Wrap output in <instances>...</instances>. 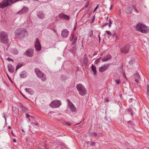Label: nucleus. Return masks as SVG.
Wrapping results in <instances>:
<instances>
[{
	"label": "nucleus",
	"mask_w": 149,
	"mask_h": 149,
	"mask_svg": "<svg viewBox=\"0 0 149 149\" xmlns=\"http://www.w3.org/2000/svg\"><path fill=\"white\" fill-rule=\"evenodd\" d=\"M27 32L25 29L19 28L15 30L14 35L16 38L22 39L25 36L27 35Z\"/></svg>",
	"instance_id": "nucleus-1"
},
{
	"label": "nucleus",
	"mask_w": 149,
	"mask_h": 149,
	"mask_svg": "<svg viewBox=\"0 0 149 149\" xmlns=\"http://www.w3.org/2000/svg\"><path fill=\"white\" fill-rule=\"evenodd\" d=\"M8 33L4 31L0 32V42L3 44L6 45L8 48L9 45L8 44L9 39Z\"/></svg>",
	"instance_id": "nucleus-2"
},
{
	"label": "nucleus",
	"mask_w": 149,
	"mask_h": 149,
	"mask_svg": "<svg viewBox=\"0 0 149 149\" xmlns=\"http://www.w3.org/2000/svg\"><path fill=\"white\" fill-rule=\"evenodd\" d=\"M136 29L138 31H140L142 33H146L149 31L148 26L140 23H138L136 26Z\"/></svg>",
	"instance_id": "nucleus-3"
},
{
	"label": "nucleus",
	"mask_w": 149,
	"mask_h": 149,
	"mask_svg": "<svg viewBox=\"0 0 149 149\" xmlns=\"http://www.w3.org/2000/svg\"><path fill=\"white\" fill-rule=\"evenodd\" d=\"M38 78L41 79L42 81H46L47 78L46 75L40 69L36 68L34 70Z\"/></svg>",
	"instance_id": "nucleus-4"
},
{
	"label": "nucleus",
	"mask_w": 149,
	"mask_h": 149,
	"mask_svg": "<svg viewBox=\"0 0 149 149\" xmlns=\"http://www.w3.org/2000/svg\"><path fill=\"white\" fill-rule=\"evenodd\" d=\"M76 87L80 95L84 96L85 95L86 90L84 86L79 83L77 84Z\"/></svg>",
	"instance_id": "nucleus-5"
},
{
	"label": "nucleus",
	"mask_w": 149,
	"mask_h": 149,
	"mask_svg": "<svg viewBox=\"0 0 149 149\" xmlns=\"http://www.w3.org/2000/svg\"><path fill=\"white\" fill-rule=\"evenodd\" d=\"M62 104L60 100H56L52 101L50 104L49 106L53 108H58Z\"/></svg>",
	"instance_id": "nucleus-6"
},
{
	"label": "nucleus",
	"mask_w": 149,
	"mask_h": 149,
	"mask_svg": "<svg viewBox=\"0 0 149 149\" xmlns=\"http://www.w3.org/2000/svg\"><path fill=\"white\" fill-rule=\"evenodd\" d=\"M35 47L36 50L37 51H40L41 50V47L38 39L36 38L35 41Z\"/></svg>",
	"instance_id": "nucleus-7"
},
{
	"label": "nucleus",
	"mask_w": 149,
	"mask_h": 149,
	"mask_svg": "<svg viewBox=\"0 0 149 149\" xmlns=\"http://www.w3.org/2000/svg\"><path fill=\"white\" fill-rule=\"evenodd\" d=\"M68 107L73 112H75L76 111V108L73 104L68 99H67Z\"/></svg>",
	"instance_id": "nucleus-8"
},
{
	"label": "nucleus",
	"mask_w": 149,
	"mask_h": 149,
	"mask_svg": "<svg viewBox=\"0 0 149 149\" xmlns=\"http://www.w3.org/2000/svg\"><path fill=\"white\" fill-rule=\"evenodd\" d=\"M33 51L34 50L32 48L28 49L25 52L24 54L29 57H31L33 54Z\"/></svg>",
	"instance_id": "nucleus-9"
},
{
	"label": "nucleus",
	"mask_w": 149,
	"mask_h": 149,
	"mask_svg": "<svg viewBox=\"0 0 149 149\" xmlns=\"http://www.w3.org/2000/svg\"><path fill=\"white\" fill-rule=\"evenodd\" d=\"M110 63H108L104 65L103 66H102L99 68V71L101 72H104L107 70L110 65Z\"/></svg>",
	"instance_id": "nucleus-10"
},
{
	"label": "nucleus",
	"mask_w": 149,
	"mask_h": 149,
	"mask_svg": "<svg viewBox=\"0 0 149 149\" xmlns=\"http://www.w3.org/2000/svg\"><path fill=\"white\" fill-rule=\"evenodd\" d=\"M88 61V58L86 54H85L83 60L80 61V63L84 66H86Z\"/></svg>",
	"instance_id": "nucleus-11"
},
{
	"label": "nucleus",
	"mask_w": 149,
	"mask_h": 149,
	"mask_svg": "<svg viewBox=\"0 0 149 149\" xmlns=\"http://www.w3.org/2000/svg\"><path fill=\"white\" fill-rule=\"evenodd\" d=\"M29 10V8L26 7H24L22 9L16 13L17 15H22L27 12Z\"/></svg>",
	"instance_id": "nucleus-12"
},
{
	"label": "nucleus",
	"mask_w": 149,
	"mask_h": 149,
	"mask_svg": "<svg viewBox=\"0 0 149 149\" xmlns=\"http://www.w3.org/2000/svg\"><path fill=\"white\" fill-rule=\"evenodd\" d=\"M69 33V31L66 29H64L61 31V36L64 38L67 37Z\"/></svg>",
	"instance_id": "nucleus-13"
},
{
	"label": "nucleus",
	"mask_w": 149,
	"mask_h": 149,
	"mask_svg": "<svg viewBox=\"0 0 149 149\" xmlns=\"http://www.w3.org/2000/svg\"><path fill=\"white\" fill-rule=\"evenodd\" d=\"M58 17L63 19L68 20L70 19V17L69 16L66 15L63 13H61L58 15Z\"/></svg>",
	"instance_id": "nucleus-14"
},
{
	"label": "nucleus",
	"mask_w": 149,
	"mask_h": 149,
	"mask_svg": "<svg viewBox=\"0 0 149 149\" xmlns=\"http://www.w3.org/2000/svg\"><path fill=\"white\" fill-rule=\"evenodd\" d=\"M134 77L135 79V81L137 83H139V80L141 79L139 74L137 72H136L134 75Z\"/></svg>",
	"instance_id": "nucleus-15"
},
{
	"label": "nucleus",
	"mask_w": 149,
	"mask_h": 149,
	"mask_svg": "<svg viewBox=\"0 0 149 149\" xmlns=\"http://www.w3.org/2000/svg\"><path fill=\"white\" fill-rule=\"evenodd\" d=\"M129 51V46L128 45H126L123 49H120V51L122 53H126Z\"/></svg>",
	"instance_id": "nucleus-16"
},
{
	"label": "nucleus",
	"mask_w": 149,
	"mask_h": 149,
	"mask_svg": "<svg viewBox=\"0 0 149 149\" xmlns=\"http://www.w3.org/2000/svg\"><path fill=\"white\" fill-rule=\"evenodd\" d=\"M8 68L9 72L10 73H13L14 72L15 70V68L11 64H10L8 65Z\"/></svg>",
	"instance_id": "nucleus-17"
},
{
	"label": "nucleus",
	"mask_w": 149,
	"mask_h": 149,
	"mask_svg": "<svg viewBox=\"0 0 149 149\" xmlns=\"http://www.w3.org/2000/svg\"><path fill=\"white\" fill-rule=\"evenodd\" d=\"M111 58V56L110 54L106 55L102 59V61L103 62H106L108 60L110 59Z\"/></svg>",
	"instance_id": "nucleus-18"
},
{
	"label": "nucleus",
	"mask_w": 149,
	"mask_h": 149,
	"mask_svg": "<svg viewBox=\"0 0 149 149\" xmlns=\"http://www.w3.org/2000/svg\"><path fill=\"white\" fill-rule=\"evenodd\" d=\"M27 75V72L25 71H23L20 74V77L22 78H25L26 77Z\"/></svg>",
	"instance_id": "nucleus-19"
},
{
	"label": "nucleus",
	"mask_w": 149,
	"mask_h": 149,
	"mask_svg": "<svg viewBox=\"0 0 149 149\" xmlns=\"http://www.w3.org/2000/svg\"><path fill=\"white\" fill-rule=\"evenodd\" d=\"M37 16L40 19H43L44 17V15L43 12H39L37 13Z\"/></svg>",
	"instance_id": "nucleus-20"
},
{
	"label": "nucleus",
	"mask_w": 149,
	"mask_h": 149,
	"mask_svg": "<svg viewBox=\"0 0 149 149\" xmlns=\"http://www.w3.org/2000/svg\"><path fill=\"white\" fill-rule=\"evenodd\" d=\"M91 70L93 72L94 74L95 75H96L97 74L96 68L95 67L93 64L91 66Z\"/></svg>",
	"instance_id": "nucleus-21"
},
{
	"label": "nucleus",
	"mask_w": 149,
	"mask_h": 149,
	"mask_svg": "<svg viewBox=\"0 0 149 149\" xmlns=\"http://www.w3.org/2000/svg\"><path fill=\"white\" fill-rule=\"evenodd\" d=\"M25 90L27 93L31 94L33 93V91L31 88H26L25 89Z\"/></svg>",
	"instance_id": "nucleus-22"
},
{
	"label": "nucleus",
	"mask_w": 149,
	"mask_h": 149,
	"mask_svg": "<svg viewBox=\"0 0 149 149\" xmlns=\"http://www.w3.org/2000/svg\"><path fill=\"white\" fill-rule=\"evenodd\" d=\"M76 51V47L75 46L72 47L70 50V52L73 54Z\"/></svg>",
	"instance_id": "nucleus-23"
},
{
	"label": "nucleus",
	"mask_w": 149,
	"mask_h": 149,
	"mask_svg": "<svg viewBox=\"0 0 149 149\" xmlns=\"http://www.w3.org/2000/svg\"><path fill=\"white\" fill-rule=\"evenodd\" d=\"M147 92L146 93V95L148 97V96H149V85L148 84H147Z\"/></svg>",
	"instance_id": "nucleus-24"
},
{
	"label": "nucleus",
	"mask_w": 149,
	"mask_h": 149,
	"mask_svg": "<svg viewBox=\"0 0 149 149\" xmlns=\"http://www.w3.org/2000/svg\"><path fill=\"white\" fill-rule=\"evenodd\" d=\"M23 65L22 63H19L18 64L16 67V71H17L18 69L21 68Z\"/></svg>",
	"instance_id": "nucleus-25"
},
{
	"label": "nucleus",
	"mask_w": 149,
	"mask_h": 149,
	"mask_svg": "<svg viewBox=\"0 0 149 149\" xmlns=\"http://www.w3.org/2000/svg\"><path fill=\"white\" fill-rule=\"evenodd\" d=\"M126 11L127 13H131L132 12V9L129 7L128 9L126 10Z\"/></svg>",
	"instance_id": "nucleus-26"
},
{
	"label": "nucleus",
	"mask_w": 149,
	"mask_h": 149,
	"mask_svg": "<svg viewBox=\"0 0 149 149\" xmlns=\"http://www.w3.org/2000/svg\"><path fill=\"white\" fill-rule=\"evenodd\" d=\"M19 107L21 109H22L23 111H25V110L26 109V107H25L23 106V105L22 104H19Z\"/></svg>",
	"instance_id": "nucleus-27"
},
{
	"label": "nucleus",
	"mask_w": 149,
	"mask_h": 149,
	"mask_svg": "<svg viewBox=\"0 0 149 149\" xmlns=\"http://www.w3.org/2000/svg\"><path fill=\"white\" fill-rule=\"evenodd\" d=\"M77 40V38L76 37H75L74 39L73 40H73V42L71 44V45L72 46L73 45L75 44Z\"/></svg>",
	"instance_id": "nucleus-28"
},
{
	"label": "nucleus",
	"mask_w": 149,
	"mask_h": 149,
	"mask_svg": "<svg viewBox=\"0 0 149 149\" xmlns=\"http://www.w3.org/2000/svg\"><path fill=\"white\" fill-rule=\"evenodd\" d=\"M127 111L132 116L133 115L132 110L131 109H128Z\"/></svg>",
	"instance_id": "nucleus-29"
},
{
	"label": "nucleus",
	"mask_w": 149,
	"mask_h": 149,
	"mask_svg": "<svg viewBox=\"0 0 149 149\" xmlns=\"http://www.w3.org/2000/svg\"><path fill=\"white\" fill-rule=\"evenodd\" d=\"M74 38V33H72L71 35V37L70 38V41H72Z\"/></svg>",
	"instance_id": "nucleus-30"
},
{
	"label": "nucleus",
	"mask_w": 149,
	"mask_h": 149,
	"mask_svg": "<svg viewBox=\"0 0 149 149\" xmlns=\"http://www.w3.org/2000/svg\"><path fill=\"white\" fill-rule=\"evenodd\" d=\"M134 61V58H132L130 59V61L129 62V63L130 64H132Z\"/></svg>",
	"instance_id": "nucleus-31"
},
{
	"label": "nucleus",
	"mask_w": 149,
	"mask_h": 149,
	"mask_svg": "<svg viewBox=\"0 0 149 149\" xmlns=\"http://www.w3.org/2000/svg\"><path fill=\"white\" fill-rule=\"evenodd\" d=\"M127 124L131 126H132L134 125L133 122L130 120L129 121L127 122Z\"/></svg>",
	"instance_id": "nucleus-32"
},
{
	"label": "nucleus",
	"mask_w": 149,
	"mask_h": 149,
	"mask_svg": "<svg viewBox=\"0 0 149 149\" xmlns=\"http://www.w3.org/2000/svg\"><path fill=\"white\" fill-rule=\"evenodd\" d=\"M133 6V9L134 10H135L137 13H138L139 12H138V10H137L136 9V5H134Z\"/></svg>",
	"instance_id": "nucleus-33"
},
{
	"label": "nucleus",
	"mask_w": 149,
	"mask_h": 149,
	"mask_svg": "<svg viewBox=\"0 0 149 149\" xmlns=\"http://www.w3.org/2000/svg\"><path fill=\"white\" fill-rule=\"evenodd\" d=\"M3 116L5 119V120L6 121V113L5 112H3Z\"/></svg>",
	"instance_id": "nucleus-34"
},
{
	"label": "nucleus",
	"mask_w": 149,
	"mask_h": 149,
	"mask_svg": "<svg viewBox=\"0 0 149 149\" xmlns=\"http://www.w3.org/2000/svg\"><path fill=\"white\" fill-rule=\"evenodd\" d=\"M106 32L109 35V36H111V32L109 31H106Z\"/></svg>",
	"instance_id": "nucleus-35"
},
{
	"label": "nucleus",
	"mask_w": 149,
	"mask_h": 149,
	"mask_svg": "<svg viewBox=\"0 0 149 149\" xmlns=\"http://www.w3.org/2000/svg\"><path fill=\"white\" fill-rule=\"evenodd\" d=\"M71 123H70L68 122H66L65 123V124H64V125H67L68 126H70L71 125Z\"/></svg>",
	"instance_id": "nucleus-36"
},
{
	"label": "nucleus",
	"mask_w": 149,
	"mask_h": 149,
	"mask_svg": "<svg viewBox=\"0 0 149 149\" xmlns=\"http://www.w3.org/2000/svg\"><path fill=\"white\" fill-rule=\"evenodd\" d=\"M108 23L107 22V23H105V24H104L101 26V28H103L104 27L107 26L108 25Z\"/></svg>",
	"instance_id": "nucleus-37"
},
{
	"label": "nucleus",
	"mask_w": 149,
	"mask_h": 149,
	"mask_svg": "<svg viewBox=\"0 0 149 149\" xmlns=\"http://www.w3.org/2000/svg\"><path fill=\"white\" fill-rule=\"evenodd\" d=\"M89 3V2L87 1L86 2V3L85 6V7L86 8H87L88 7V6Z\"/></svg>",
	"instance_id": "nucleus-38"
},
{
	"label": "nucleus",
	"mask_w": 149,
	"mask_h": 149,
	"mask_svg": "<svg viewBox=\"0 0 149 149\" xmlns=\"http://www.w3.org/2000/svg\"><path fill=\"white\" fill-rule=\"evenodd\" d=\"M99 6V4H98L95 7V9H94V11H93V12L94 13L96 11V10H97V8H98Z\"/></svg>",
	"instance_id": "nucleus-39"
},
{
	"label": "nucleus",
	"mask_w": 149,
	"mask_h": 149,
	"mask_svg": "<svg viewBox=\"0 0 149 149\" xmlns=\"http://www.w3.org/2000/svg\"><path fill=\"white\" fill-rule=\"evenodd\" d=\"M49 29L53 31H54L55 33L56 32V31L55 30L54 28H51L50 27H49Z\"/></svg>",
	"instance_id": "nucleus-40"
},
{
	"label": "nucleus",
	"mask_w": 149,
	"mask_h": 149,
	"mask_svg": "<svg viewBox=\"0 0 149 149\" xmlns=\"http://www.w3.org/2000/svg\"><path fill=\"white\" fill-rule=\"evenodd\" d=\"M61 78L63 80H66V79H67L66 77H64L63 76H62L61 77Z\"/></svg>",
	"instance_id": "nucleus-41"
},
{
	"label": "nucleus",
	"mask_w": 149,
	"mask_h": 149,
	"mask_svg": "<svg viewBox=\"0 0 149 149\" xmlns=\"http://www.w3.org/2000/svg\"><path fill=\"white\" fill-rule=\"evenodd\" d=\"M115 81L117 84H118L120 82V80L119 79H118L117 80H115Z\"/></svg>",
	"instance_id": "nucleus-42"
},
{
	"label": "nucleus",
	"mask_w": 149,
	"mask_h": 149,
	"mask_svg": "<svg viewBox=\"0 0 149 149\" xmlns=\"http://www.w3.org/2000/svg\"><path fill=\"white\" fill-rule=\"evenodd\" d=\"M6 60L10 61H12L13 62V61L12 59L10 58H8L6 59Z\"/></svg>",
	"instance_id": "nucleus-43"
},
{
	"label": "nucleus",
	"mask_w": 149,
	"mask_h": 149,
	"mask_svg": "<svg viewBox=\"0 0 149 149\" xmlns=\"http://www.w3.org/2000/svg\"><path fill=\"white\" fill-rule=\"evenodd\" d=\"M100 60V59H97L96 61H95V63L96 64H97L99 62Z\"/></svg>",
	"instance_id": "nucleus-44"
},
{
	"label": "nucleus",
	"mask_w": 149,
	"mask_h": 149,
	"mask_svg": "<svg viewBox=\"0 0 149 149\" xmlns=\"http://www.w3.org/2000/svg\"><path fill=\"white\" fill-rule=\"evenodd\" d=\"M112 36L113 38H117V35H116V33H114L113 35H112Z\"/></svg>",
	"instance_id": "nucleus-45"
},
{
	"label": "nucleus",
	"mask_w": 149,
	"mask_h": 149,
	"mask_svg": "<svg viewBox=\"0 0 149 149\" xmlns=\"http://www.w3.org/2000/svg\"><path fill=\"white\" fill-rule=\"evenodd\" d=\"M25 116H26V118H29L30 116V115L27 113H26Z\"/></svg>",
	"instance_id": "nucleus-46"
},
{
	"label": "nucleus",
	"mask_w": 149,
	"mask_h": 149,
	"mask_svg": "<svg viewBox=\"0 0 149 149\" xmlns=\"http://www.w3.org/2000/svg\"><path fill=\"white\" fill-rule=\"evenodd\" d=\"M105 102H109V100L107 98H106L104 100Z\"/></svg>",
	"instance_id": "nucleus-47"
},
{
	"label": "nucleus",
	"mask_w": 149,
	"mask_h": 149,
	"mask_svg": "<svg viewBox=\"0 0 149 149\" xmlns=\"http://www.w3.org/2000/svg\"><path fill=\"white\" fill-rule=\"evenodd\" d=\"M32 124H33V125H38V123H32ZM33 126H34V125H33Z\"/></svg>",
	"instance_id": "nucleus-48"
},
{
	"label": "nucleus",
	"mask_w": 149,
	"mask_h": 149,
	"mask_svg": "<svg viewBox=\"0 0 149 149\" xmlns=\"http://www.w3.org/2000/svg\"><path fill=\"white\" fill-rule=\"evenodd\" d=\"M109 24H112V21H111V19H109Z\"/></svg>",
	"instance_id": "nucleus-49"
},
{
	"label": "nucleus",
	"mask_w": 149,
	"mask_h": 149,
	"mask_svg": "<svg viewBox=\"0 0 149 149\" xmlns=\"http://www.w3.org/2000/svg\"><path fill=\"white\" fill-rule=\"evenodd\" d=\"M15 53H14V54H18V51L16 50H15Z\"/></svg>",
	"instance_id": "nucleus-50"
},
{
	"label": "nucleus",
	"mask_w": 149,
	"mask_h": 149,
	"mask_svg": "<svg viewBox=\"0 0 149 149\" xmlns=\"http://www.w3.org/2000/svg\"><path fill=\"white\" fill-rule=\"evenodd\" d=\"M88 143H90V144L91 146H93V142H91V143H90L89 142H87Z\"/></svg>",
	"instance_id": "nucleus-51"
},
{
	"label": "nucleus",
	"mask_w": 149,
	"mask_h": 149,
	"mask_svg": "<svg viewBox=\"0 0 149 149\" xmlns=\"http://www.w3.org/2000/svg\"><path fill=\"white\" fill-rule=\"evenodd\" d=\"M93 135L95 136H97V134L96 132H94L93 133Z\"/></svg>",
	"instance_id": "nucleus-52"
},
{
	"label": "nucleus",
	"mask_w": 149,
	"mask_h": 149,
	"mask_svg": "<svg viewBox=\"0 0 149 149\" xmlns=\"http://www.w3.org/2000/svg\"><path fill=\"white\" fill-rule=\"evenodd\" d=\"M112 7H113V5L112 4H111V6H110V7L109 8L110 10H111L112 9Z\"/></svg>",
	"instance_id": "nucleus-53"
},
{
	"label": "nucleus",
	"mask_w": 149,
	"mask_h": 149,
	"mask_svg": "<svg viewBox=\"0 0 149 149\" xmlns=\"http://www.w3.org/2000/svg\"><path fill=\"white\" fill-rule=\"evenodd\" d=\"M14 108L15 110H16V112H17L18 111V109L16 107H14Z\"/></svg>",
	"instance_id": "nucleus-54"
},
{
	"label": "nucleus",
	"mask_w": 149,
	"mask_h": 149,
	"mask_svg": "<svg viewBox=\"0 0 149 149\" xmlns=\"http://www.w3.org/2000/svg\"><path fill=\"white\" fill-rule=\"evenodd\" d=\"M13 142L14 143H15L16 142V140L15 139H13Z\"/></svg>",
	"instance_id": "nucleus-55"
},
{
	"label": "nucleus",
	"mask_w": 149,
	"mask_h": 149,
	"mask_svg": "<svg viewBox=\"0 0 149 149\" xmlns=\"http://www.w3.org/2000/svg\"><path fill=\"white\" fill-rule=\"evenodd\" d=\"M21 93V94L22 95V96H23L25 98H26V97H25V96L23 94H22V93Z\"/></svg>",
	"instance_id": "nucleus-56"
},
{
	"label": "nucleus",
	"mask_w": 149,
	"mask_h": 149,
	"mask_svg": "<svg viewBox=\"0 0 149 149\" xmlns=\"http://www.w3.org/2000/svg\"><path fill=\"white\" fill-rule=\"evenodd\" d=\"M94 21V20H93V19H92V20L91 22L90 23H93V22Z\"/></svg>",
	"instance_id": "nucleus-57"
},
{
	"label": "nucleus",
	"mask_w": 149,
	"mask_h": 149,
	"mask_svg": "<svg viewBox=\"0 0 149 149\" xmlns=\"http://www.w3.org/2000/svg\"><path fill=\"white\" fill-rule=\"evenodd\" d=\"M96 144L95 142H93V145L95 146V144Z\"/></svg>",
	"instance_id": "nucleus-58"
},
{
	"label": "nucleus",
	"mask_w": 149,
	"mask_h": 149,
	"mask_svg": "<svg viewBox=\"0 0 149 149\" xmlns=\"http://www.w3.org/2000/svg\"><path fill=\"white\" fill-rule=\"evenodd\" d=\"M76 27H74V30H73L74 31L75 30V29H76Z\"/></svg>",
	"instance_id": "nucleus-59"
},
{
	"label": "nucleus",
	"mask_w": 149,
	"mask_h": 149,
	"mask_svg": "<svg viewBox=\"0 0 149 149\" xmlns=\"http://www.w3.org/2000/svg\"><path fill=\"white\" fill-rule=\"evenodd\" d=\"M11 134H12V135H13V136H15V135H14V134H13V131H12Z\"/></svg>",
	"instance_id": "nucleus-60"
},
{
	"label": "nucleus",
	"mask_w": 149,
	"mask_h": 149,
	"mask_svg": "<svg viewBox=\"0 0 149 149\" xmlns=\"http://www.w3.org/2000/svg\"><path fill=\"white\" fill-rule=\"evenodd\" d=\"M98 37H99V41H100V37L99 35L98 36Z\"/></svg>",
	"instance_id": "nucleus-61"
},
{
	"label": "nucleus",
	"mask_w": 149,
	"mask_h": 149,
	"mask_svg": "<svg viewBox=\"0 0 149 149\" xmlns=\"http://www.w3.org/2000/svg\"><path fill=\"white\" fill-rule=\"evenodd\" d=\"M93 20H94V19H95V16H93Z\"/></svg>",
	"instance_id": "nucleus-62"
},
{
	"label": "nucleus",
	"mask_w": 149,
	"mask_h": 149,
	"mask_svg": "<svg viewBox=\"0 0 149 149\" xmlns=\"http://www.w3.org/2000/svg\"><path fill=\"white\" fill-rule=\"evenodd\" d=\"M130 100H131V101H132L133 100V99L132 98H130Z\"/></svg>",
	"instance_id": "nucleus-63"
},
{
	"label": "nucleus",
	"mask_w": 149,
	"mask_h": 149,
	"mask_svg": "<svg viewBox=\"0 0 149 149\" xmlns=\"http://www.w3.org/2000/svg\"><path fill=\"white\" fill-rule=\"evenodd\" d=\"M8 128L9 129H10L11 128V127L10 126H9L8 127Z\"/></svg>",
	"instance_id": "nucleus-64"
}]
</instances>
